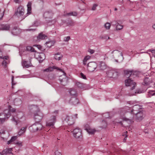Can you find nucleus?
Returning <instances> with one entry per match:
<instances>
[{"mask_svg": "<svg viewBox=\"0 0 155 155\" xmlns=\"http://www.w3.org/2000/svg\"><path fill=\"white\" fill-rule=\"evenodd\" d=\"M81 130L78 128H76L74 129L73 131V134L74 136L76 138H78L82 136Z\"/></svg>", "mask_w": 155, "mask_h": 155, "instance_id": "obj_11", "label": "nucleus"}, {"mask_svg": "<svg viewBox=\"0 0 155 155\" xmlns=\"http://www.w3.org/2000/svg\"><path fill=\"white\" fill-rule=\"evenodd\" d=\"M12 150L11 148H8L4 149L2 152L3 155H6L8 153H11Z\"/></svg>", "mask_w": 155, "mask_h": 155, "instance_id": "obj_21", "label": "nucleus"}, {"mask_svg": "<svg viewBox=\"0 0 155 155\" xmlns=\"http://www.w3.org/2000/svg\"><path fill=\"white\" fill-rule=\"evenodd\" d=\"M62 57V55L58 53L54 55V58L56 60H59L61 59Z\"/></svg>", "mask_w": 155, "mask_h": 155, "instance_id": "obj_29", "label": "nucleus"}, {"mask_svg": "<svg viewBox=\"0 0 155 155\" xmlns=\"http://www.w3.org/2000/svg\"><path fill=\"white\" fill-rule=\"evenodd\" d=\"M139 92H137V91H136L135 92V93L133 94H130L129 95V96H133V95H136L135 94L137 93H139Z\"/></svg>", "mask_w": 155, "mask_h": 155, "instance_id": "obj_58", "label": "nucleus"}, {"mask_svg": "<svg viewBox=\"0 0 155 155\" xmlns=\"http://www.w3.org/2000/svg\"><path fill=\"white\" fill-rule=\"evenodd\" d=\"M15 143L16 144L18 145L19 146H21L22 145V142H21V141L17 142Z\"/></svg>", "mask_w": 155, "mask_h": 155, "instance_id": "obj_54", "label": "nucleus"}, {"mask_svg": "<svg viewBox=\"0 0 155 155\" xmlns=\"http://www.w3.org/2000/svg\"><path fill=\"white\" fill-rule=\"evenodd\" d=\"M98 5L96 4H94L92 7L91 10L93 11H94L96 9V7L98 6Z\"/></svg>", "mask_w": 155, "mask_h": 155, "instance_id": "obj_45", "label": "nucleus"}, {"mask_svg": "<svg viewBox=\"0 0 155 155\" xmlns=\"http://www.w3.org/2000/svg\"><path fill=\"white\" fill-rule=\"evenodd\" d=\"M111 23L113 25H115L117 24V22L115 21H113L111 22Z\"/></svg>", "mask_w": 155, "mask_h": 155, "instance_id": "obj_57", "label": "nucleus"}, {"mask_svg": "<svg viewBox=\"0 0 155 155\" xmlns=\"http://www.w3.org/2000/svg\"><path fill=\"white\" fill-rule=\"evenodd\" d=\"M5 133V131L3 130H1L0 132V135L1 137L2 138L3 140H6L7 139L5 138L4 136L2 134H4Z\"/></svg>", "mask_w": 155, "mask_h": 155, "instance_id": "obj_34", "label": "nucleus"}, {"mask_svg": "<svg viewBox=\"0 0 155 155\" xmlns=\"http://www.w3.org/2000/svg\"><path fill=\"white\" fill-rule=\"evenodd\" d=\"M140 4H141L140 2H139L136 4V6H138Z\"/></svg>", "mask_w": 155, "mask_h": 155, "instance_id": "obj_62", "label": "nucleus"}, {"mask_svg": "<svg viewBox=\"0 0 155 155\" xmlns=\"http://www.w3.org/2000/svg\"><path fill=\"white\" fill-rule=\"evenodd\" d=\"M7 64V62L5 60H4L2 63V64L5 66H6Z\"/></svg>", "mask_w": 155, "mask_h": 155, "instance_id": "obj_53", "label": "nucleus"}, {"mask_svg": "<svg viewBox=\"0 0 155 155\" xmlns=\"http://www.w3.org/2000/svg\"><path fill=\"white\" fill-rule=\"evenodd\" d=\"M11 116L12 121L16 125L26 120L24 113L19 110H16L15 109L14 112H11Z\"/></svg>", "mask_w": 155, "mask_h": 155, "instance_id": "obj_2", "label": "nucleus"}, {"mask_svg": "<svg viewBox=\"0 0 155 155\" xmlns=\"http://www.w3.org/2000/svg\"><path fill=\"white\" fill-rule=\"evenodd\" d=\"M2 55V52L0 50V58L3 59H5L6 60H7L8 57L7 56H1Z\"/></svg>", "mask_w": 155, "mask_h": 155, "instance_id": "obj_40", "label": "nucleus"}, {"mask_svg": "<svg viewBox=\"0 0 155 155\" xmlns=\"http://www.w3.org/2000/svg\"><path fill=\"white\" fill-rule=\"evenodd\" d=\"M56 117L55 116L52 117L46 123L47 126L51 127H54V124L55 122Z\"/></svg>", "mask_w": 155, "mask_h": 155, "instance_id": "obj_14", "label": "nucleus"}, {"mask_svg": "<svg viewBox=\"0 0 155 155\" xmlns=\"http://www.w3.org/2000/svg\"><path fill=\"white\" fill-rule=\"evenodd\" d=\"M32 2H28L27 5V7H31Z\"/></svg>", "mask_w": 155, "mask_h": 155, "instance_id": "obj_52", "label": "nucleus"}, {"mask_svg": "<svg viewBox=\"0 0 155 155\" xmlns=\"http://www.w3.org/2000/svg\"><path fill=\"white\" fill-rule=\"evenodd\" d=\"M57 69L58 70L60 71H62V69H60L59 68L55 66H53V67H49L48 68L45 69L43 70L44 72H49L52 71L54 69Z\"/></svg>", "mask_w": 155, "mask_h": 155, "instance_id": "obj_15", "label": "nucleus"}, {"mask_svg": "<svg viewBox=\"0 0 155 155\" xmlns=\"http://www.w3.org/2000/svg\"><path fill=\"white\" fill-rule=\"evenodd\" d=\"M14 104L15 105H18L20 104L21 103V101L19 99L16 98L14 100Z\"/></svg>", "mask_w": 155, "mask_h": 155, "instance_id": "obj_28", "label": "nucleus"}, {"mask_svg": "<svg viewBox=\"0 0 155 155\" xmlns=\"http://www.w3.org/2000/svg\"><path fill=\"white\" fill-rule=\"evenodd\" d=\"M10 28V25L8 24L3 25L1 26V29L2 30H8Z\"/></svg>", "mask_w": 155, "mask_h": 155, "instance_id": "obj_22", "label": "nucleus"}, {"mask_svg": "<svg viewBox=\"0 0 155 155\" xmlns=\"http://www.w3.org/2000/svg\"><path fill=\"white\" fill-rule=\"evenodd\" d=\"M150 83V79L148 78H146L144 79V82L143 84L144 85H149Z\"/></svg>", "mask_w": 155, "mask_h": 155, "instance_id": "obj_26", "label": "nucleus"}, {"mask_svg": "<svg viewBox=\"0 0 155 155\" xmlns=\"http://www.w3.org/2000/svg\"><path fill=\"white\" fill-rule=\"evenodd\" d=\"M125 76L127 78H129L131 75L134 74V73L132 71L126 70L124 71Z\"/></svg>", "mask_w": 155, "mask_h": 155, "instance_id": "obj_17", "label": "nucleus"}, {"mask_svg": "<svg viewBox=\"0 0 155 155\" xmlns=\"http://www.w3.org/2000/svg\"><path fill=\"white\" fill-rule=\"evenodd\" d=\"M104 27L106 29H109L110 28V24L108 22H107L105 24Z\"/></svg>", "mask_w": 155, "mask_h": 155, "instance_id": "obj_41", "label": "nucleus"}, {"mask_svg": "<svg viewBox=\"0 0 155 155\" xmlns=\"http://www.w3.org/2000/svg\"><path fill=\"white\" fill-rule=\"evenodd\" d=\"M123 28V26L119 25V24H118L117 26L116 29L117 30H120L122 29Z\"/></svg>", "mask_w": 155, "mask_h": 155, "instance_id": "obj_43", "label": "nucleus"}, {"mask_svg": "<svg viewBox=\"0 0 155 155\" xmlns=\"http://www.w3.org/2000/svg\"><path fill=\"white\" fill-rule=\"evenodd\" d=\"M27 14L29 15L31 14V7H27Z\"/></svg>", "mask_w": 155, "mask_h": 155, "instance_id": "obj_46", "label": "nucleus"}, {"mask_svg": "<svg viewBox=\"0 0 155 155\" xmlns=\"http://www.w3.org/2000/svg\"><path fill=\"white\" fill-rule=\"evenodd\" d=\"M98 67L101 70H104L106 69L107 65L103 61H101L99 63Z\"/></svg>", "mask_w": 155, "mask_h": 155, "instance_id": "obj_16", "label": "nucleus"}, {"mask_svg": "<svg viewBox=\"0 0 155 155\" xmlns=\"http://www.w3.org/2000/svg\"><path fill=\"white\" fill-rule=\"evenodd\" d=\"M101 123L102 124L101 127L102 128H105L107 127V124L105 120H102Z\"/></svg>", "mask_w": 155, "mask_h": 155, "instance_id": "obj_36", "label": "nucleus"}, {"mask_svg": "<svg viewBox=\"0 0 155 155\" xmlns=\"http://www.w3.org/2000/svg\"><path fill=\"white\" fill-rule=\"evenodd\" d=\"M61 71L63 73L64 75L60 77L59 80L61 84L65 86L68 83V77L66 76V74L62 70Z\"/></svg>", "mask_w": 155, "mask_h": 155, "instance_id": "obj_8", "label": "nucleus"}, {"mask_svg": "<svg viewBox=\"0 0 155 155\" xmlns=\"http://www.w3.org/2000/svg\"><path fill=\"white\" fill-rule=\"evenodd\" d=\"M102 116L103 117H104L105 118H107L110 117V115L109 113H107L104 114L102 115Z\"/></svg>", "mask_w": 155, "mask_h": 155, "instance_id": "obj_44", "label": "nucleus"}, {"mask_svg": "<svg viewBox=\"0 0 155 155\" xmlns=\"http://www.w3.org/2000/svg\"><path fill=\"white\" fill-rule=\"evenodd\" d=\"M27 129V127H22L18 133V135L19 136H21L24 134L25 132Z\"/></svg>", "mask_w": 155, "mask_h": 155, "instance_id": "obj_20", "label": "nucleus"}, {"mask_svg": "<svg viewBox=\"0 0 155 155\" xmlns=\"http://www.w3.org/2000/svg\"><path fill=\"white\" fill-rule=\"evenodd\" d=\"M80 75L81 77L82 78L84 79H86V76L82 73H81L80 74Z\"/></svg>", "mask_w": 155, "mask_h": 155, "instance_id": "obj_49", "label": "nucleus"}, {"mask_svg": "<svg viewBox=\"0 0 155 155\" xmlns=\"http://www.w3.org/2000/svg\"><path fill=\"white\" fill-rule=\"evenodd\" d=\"M55 155H62V154L61 152H59L58 151H56L55 153Z\"/></svg>", "mask_w": 155, "mask_h": 155, "instance_id": "obj_48", "label": "nucleus"}, {"mask_svg": "<svg viewBox=\"0 0 155 155\" xmlns=\"http://www.w3.org/2000/svg\"><path fill=\"white\" fill-rule=\"evenodd\" d=\"M20 32V31L17 27H15L12 31V33L14 35H17Z\"/></svg>", "mask_w": 155, "mask_h": 155, "instance_id": "obj_19", "label": "nucleus"}, {"mask_svg": "<svg viewBox=\"0 0 155 155\" xmlns=\"http://www.w3.org/2000/svg\"><path fill=\"white\" fill-rule=\"evenodd\" d=\"M85 129L87 131L88 133L91 134H93L95 132V130L94 129H91L90 127H88V128H86Z\"/></svg>", "mask_w": 155, "mask_h": 155, "instance_id": "obj_24", "label": "nucleus"}, {"mask_svg": "<svg viewBox=\"0 0 155 155\" xmlns=\"http://www.w3.org/2000/svg\"><path fill=\"white\" fill-rule=\"evenodd\" d=\"M37 39H45L47 38V36L44 34H43L42 33H40L37 37Z\"/></svg>", "mask_w": 155, "mask_h": 155, "instance_id": "obj_25", "label": "nucleus"}, {"mask_svg": "<svg viewBox=\"0 0 155 155\" xmlns=\"http://www.w3.org/2000/svg\"><path fill=\"white\" fill-rule=\"evenodd\" d=\"M125 84L126 86L132 87L131 90L134 88L136 85V83L130 78L126 80L125 81Z\"/></svg>", "mask_w": 155, "mask_h": 155, "instance_id": "obj_10", "label": "nucleus"}, {"mask_svg": "<svg viewBox=\"0 0 155 155\" xmlns=\"http://www.w3.org/2000/svg\"><path fill=\"white\" fill-rule=\"evenodd\" d=\"M148 51L151 52L153 54V56L155 54V50H148Z\"/></svg>", "mask_w": 155, "mask_h": 155, "instance_id": "obj_50", "label": "nucleus"}, {"mask_svg": "<svg viewBox=\"0 0 155 155\" xmlns=\"http://www.w3.org/2000/svg\"><path fill=\"white\" fill-rule=\"evenodd\" d=\"M70 39V36H67V37H65L64 38V41H68Z\"/></svg>", "mask_w": 155, "mask_h": 155, "instance_id": "obj_47", "label": "nucleus"}, {"mask_svg": "<svg viewBox=\"0 0 155 155\" xmlns=\"http://www.w3.org/2000/svg\"><path fill=\"white\" fill-rule=\"evenodd\" d=\"M26 49L28 51H31V52H34V49L31 46H28L26 47Z\"/></svg>", "mask_w": 155, "mask_h": 155, "instance_id": "obj_37", "label": "nucleus"}, {"mask_svg": "<svg viewBox=\"0 0 155 155\" xmlns=\"http://www.w3.org/2000/svg\"><path fill=\"white\" fill-rule=\"evenodd\" d=\"M67 15L68 16L72 15L74 16H76L77 15V13L76 12H72L67 13Z\"/></svg>", "mask_w": 155, "mask_h": 155, "instance_id": "obj_38", "label": "nucleus"}, {"mask_svg": "<svg viewBox=\"0 0 155 155\" xmlns=\"http://www.w3.org/2000/svg\"><path fill=\"white\" fill-rule=\"evenodd\" d=\"M79 102L77 98L76 97H74L71 98L69 101L70 103L74 105H76Z\"/></svg>", "mask_w": 155, "mask_h": 155, "instance_id": "obj_18", "label": "nucleus"}, {"mask_svg": "<svg viewBox=\"0 0 155 155\" xmlns=\"http://www.w3.org/2000/svg\"><path fill=\"white\" fill-rule=\"evenodd\" d=\"M38 56L40 61H43L45 58V54L42 53H39Z\"/></svg>", "mask_w": 155, "mask_h": 155, "instance_id": "obj_23", "label": "nucleus"}, {"mask_svg": "<svg viewBox=\"0 0 155 155\" xmlns=\"http://www.w3.org/2000/svg\"><path fill=\"white\" fill-rule=\"evenodd\" d=\"M97 67V64L95 62H90L87 64V69L89 71L92 72L95 70Z\"/></svg>", "mask_w": 155, "mask_h": 155, "instance_id": "obj_9", "label": "nucleus"}, {"mask_svg": "<svg viewBox=\"0 0 155 155\" xmlns=\"http://www.w3.org/2000/svg\"><path fill=\"white\" fill-rule=\"evenodd\" d=\"M17 137L16 136H14L12 137L10 140L8 141L7 142V144H9L11 143L12 142L15 141L17 139Z\"/></svg>", "mask_w": 155, "mask_h": 155, "instance_id": "obj_33", "label": "nucleus"}, {"mask_svg": "<svg viewBox=\"0 0 155 155\" xmlns=\"http://www.w3.org/2000/svg\"><path fill=\"white\" fill-rule=\"evenodd\" d=\"M90 58L91 57L89 55L85 57L83 60V64L84 65H86L87 61L89 60Z\"/></svg>", "mask_w": 155, "mask_h": 155, "instance_id": "obj_32", "label": "nucleus"}, {"mask_svg": "<svg viewBox=\"0 0 155 155\" xmlns=\"http://www.w3.org/2000/svg\"><path fill=\"white\" fill-rule=\"evenodd\" d=\"M15 109L13 108L9 105L8 109L5 110L3 113L0 114V121L1 123L3 124L11 116V112H14Z\"/></svg>", "mask_w": 155, "mask_h": 155, "instance_id": "obj_4", "label": "nucleus"}, {"mask_svg": "<svg viewBox=\"0 0 155 155\" xmlns=\"http://www.w3.org/2000/svg\"><path fill=\"white\" fill-rule=\"evenodd\" d=\"M25 10L23 7L21 6H19L15 11V14L18 17L21 18V20L24 19L25 17H23L24 14Z\"/></svg>", "mask_w": 155, "mask_h": 155, "instance_id": "obj_6", "label": "nucleus"}, {"mask_svg": "<svg viewBox=\"0 0 155 155\" xmlns=\"http://www.w3.org/2000/svg\"><path fill=\"white\" fill-rule=\"evenodd\" d=\"M46 45L48 47H50L53 45L52 42L51 41L47 42L45 43Z\"/></svg>", "mask_w": 155, "mask_h": 155, "instance_id": "obj_42", "label": "nucleus"}, {"mask_svg": "<svg viewBox=\"0 0 155 155\" xmlns=\"http://www.w3.org/2000/svg\"><path fill=\"white\" fill-rule=\"evenodd\" d=\"M88 51L91 54L94 53V50L91 49H90L88 50Z\"/></svg>", "mask_w": 155, "mask_h": 155, "instance_id": "obj_51", "label": "nucleus"}, {"mask_svg": "<svg viewBox=\"0 0 155 155\" xmlns=\"http://www.w3.org/2000/svg\"><path fill=\"white\" fill-rule=\"evenodd\" d=\"M127 131H126L123 134V136H124L126 135V137H127Z\"/></svg>", "mask_w": 155, "mask_h": 155, "instance_id": "obj_61", "label": "nucleus"}, {"mask_svg": "<svg viewBox=\"0 0 155 155\" xmlns=\"http://www.w3.org/2000/svg\"><path fill=\"white\" fill-rule=\"evenodd\" d=\"M70 94L71 95L73 96L74 97H76V92L74 89H71L70 91Z\"/></svg>", "mask_w": 155, "mask_h": 155, "instance_id": "obj_30", "label": "nucleus"}, {"mask_svg": "<svg viewBox=\"0 0 155 155\" xmlns=\"http://www.w3.org/2000/svg\"><path fill=\"white\" fill-rule=\"evenodd\" d=\"M76 85L79 88H83L84 87V85L82 84L79 82H78L76 83Z\"/></svg>", "mask_w": 155, "mask_h": 155, "instance_id": "obj_35", "label": "nucleus"}, {"mask_svg": "<svg viewBox=\"0 0 155 155\" xmlns=\"http://www.w3.org/2000/svg\"><path fill=\"white\" fill-rule=\"evenodd\" d=\"M152 27L153 28L155 29V24L153 25Z\"/></svg>", "mask_w": 155, "mask_h": 155, "instance_id": "obj_63", "label": "nucleus"}, {"mask_svg": "<svg viewBox=\"0 0 155 155\" xmlns=\"http://www.w3.org/2000/svg\"><path fill=\"white\" fill-rule=\"evenodd\" d=\"M112 54L113 58L115 59L116 62H120L123 60L124 58L121 52L117 50H115L112 51Z\"/></svg>", "mask_w": 155, "mask_h": 155, "instance_id": "obj_5", "label": "nucleus"}, {"mask_svg": "<svg viewBox=\"0 0 155 155\" xmlns=\"http://www.w3.org/2000/svg\"><path fill=\"white\" fill-rule=\"evenodd\" d=\"M69 117H67L66 118V120H67L68 121Z\"/></svg>", "mask_w": 155, "mask_h": 155, "instance_id": "obj_64", "label": "nucleus"}, {"mask_svg": "<svg viewBox=\"0 0 155 155\" xmlns=\"http://www.w3.org/2000/svg\"><path fill=\"white\" fill-rule=\"evenodd\" d=\"M14 2L16 3H20V1L19 0H14Z\"/></svg>", "mask_w": 155, "mask_h": 155, "instance_id": "obj_60", "label": "nucleus"}, {"mask_svg": "<svg viewBox=\"0 0 155 155\" xmlns=\"http://www.w3.org/2000/svg\"><path fill=\"white\" fill-rule=\"evenodd\" d=\"M13 80H14V77L13 76H12V88H13V85H14V84H14V82H13Z\"/></svg>", "mask_w": 155, "mask_h": 155, "instance_id": "obj_55", "label": "nucleus"}, {"mask_svg": "<svg viewBox=\"0 0 155 155\" xmlns=\"http://www.w3.org/2000/svg\"><path fill=\"white\" fill-rule=\"evenodd\" d=\"M135 114L133 116L131 117V118L128 119L127 118L125 117H122V119L123 120V123L121 121L117 122L116 121H114L113 122V123L116 124V123H121V125L124 126L123 124H126V123H127L128 124H130L132 123V119L133 117L137 121H140L141 120L145 117V114L144 112L142 110H141V109L139 111L134 114Z\"/></svg>", "mask_w": 155, "mask_h": 155, "instance_id": "obj_1", "label": "nucleus"}, {"mask_svg": "<svg viewBox=\"0 0 155 155\" xmlns=\"http://www.w3.org/2000/svg\"><path fill=\"white\" fill-rule=\"evenodd\" d=\"M22 65L23 66L28 68L31 66V63H28L27 61H23L22 62Z\"/></svg>", "mask_w": 155, "mask_h": 155, "instance_id": "obj_27", "label": "nucleus"}, {"mask_svg": "<svg viewBox=\"0 0 155 155\" xmlns=\"http://www.w3.org/2000/svg\"><path fill=\"white\" fill-rule=\"evenodd\" d=\"M107 76L110 78L114 77L116 78L118 75V73L117 72L114 70H109L107 73Z\"/></svg>", "mask_w": 155, "mask_h": 155, "instance_id": "obj_13", "label": "nucleus"}, {"mask_svg": "<svg viewBox=\"0 0 155 155\" xmlns=\"http://www.w3.org/2000/svg\"><path fill=\"white\" fill-rule=\"evenodd\" d=\"M142 110L141 108L140 107V106L138 105H136L134 106L133 108L129 107H126L125 108H123L121 110L120 113L121 117L122 119V117H124V115L127 114V113L128 112L130 114H134L137 112L138 111H139L140 110Z\"/></svg>", "mask_w": 155, "mask_h": 155, "instance_id": "obj_3", "label": "nucleus"}, {"mask_svg": "<svg viewBox=\"0 0 155 155\" xmlns=\"http://www.w3.org/2000/svg\"><path fill=\"white\" fill-rule=\"evenodd\" d=\"M51 14V13H49L48 12H46L44 14V17L45 18H48L49 17Z\"/></svg>", "mask_w": 155, "mask_h": 155, "instance_id": "obj_39", "label": "nucleus"}, {"mask_svg": "<svg viewBox=\"0 0 155 155\" xmlns=\"http://www.w3.org/2000/svg\"><path fill=\"white\" fill-rule=\"evenodd\" d=\"M151 0H142L144 3H148L150 2Z\"/></svg>", "mask_w": 155, "mask_h": 155, "instance_id": "obj_56", "label": "nucleus"}, {"mask_svg": "<svg viewBox=\"0 0 155 155\" xmlns=\"http://www.w3.org/2000/svg\"><path fill=\"white\" fill-rule=\"evenodd\" d=\"M148 95L149 97L153 96H155V91H150L148 92Z\"/></svg>", "mask_w": 155, "mask_h": 155, "instance_id": "obj_31", "label": "nucleus"}, {"mask_svg": "<svg viewBox=\"0 0 155 155\" xmlns=\"http://www.w3.org/2000/svg\"><path fill=\"white\" fill-rule=\"evenodd\" d=\"M144 132L146 133H148V130L147 129H145L144 131Z\"/></svg>", "mask_w": 155, "mask_h": 155, "instance_id": "obj_59", "label": "nucleus"}, {"mask_svg": "<svg viewBox=\"0 0 155 155\" xmlns=\"http://www.w3.org/2000/svg\"><path fill=\"white\" fill-rule=\"evenodd\" d=\"M43 117V114L40 111H38L35 114L34 119L36 122H38L42 119Z\"/></svg>", "mask_w": 155, "mask_h": 155, "instance_id": "obj_12", "label": "nucleus"}, {"mask_svg": "<svg viewBox=\"0 0 155 155\" xmlns=\"http://www.w3.org/2000/svg\"><path fill=\"white\" fill-rule=\"evenodd\" d=\"M42 128V125L38 122H36L29 127V130L32 132L41 130Z\"/></svg>", "mask_w": 155, "mask_h": 155, "instance_id": "obj_7", "label": "nucleus"}]
</instances>
